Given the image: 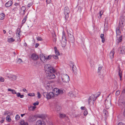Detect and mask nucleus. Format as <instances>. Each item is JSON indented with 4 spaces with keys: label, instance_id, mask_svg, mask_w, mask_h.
Returning a JSON list of instances; mask_svg holds the SVG:
<instances>
[{
    "label": "nucleus",
    "instance_id": "nucleus-1",
    "mask_svg": "<svg viewBox=\"0 0 125 125\" xmlns=\"http://www.w3.org/2000/svg\"><path fill=\"white\" fill-rule=\"evenodd\" d=\"M45 69L46 71L48 72L49 73H54L56 71L49 64H46L45 65Z\"/></svg>",
    "mask_w": 125,
    "mask_h": 125
},
{
    "label": "nucleus",
    "instance_id": "nucleus-2",
    "mask_svg": "<svg viewBox=\"0 0 125 125\" xmlns=\"http://www.w3.org/2000/svg\"><path fill=\"white\" fill-rule=\"evenodd\" d=\"M116 33L117 34V38H118L117 40V42L119 43L121 42L122 35H121V31L119 29V27H117L116 29Z\"/></svg>",
    "mask_w": 125,
    "mask_h": 125
},
{
    "label": "nucleus",
    "instance_id": "nucleus-3",
    "mask_svg": "<svg viewBox=\"0 0 125 125\" xmlns=\"http://www.w3.org/2000/svg\"><path fill=\"white\" fill-rule=\"evenodd\" d=\"M43 95L47 99H50L51 98H53L54 96V95L53 93L50 92L49 93L46 92L44 93Z\"/></svg>",
    "mask_w": 125,
    "mask_h": 125
},
{
    "label": "nucleus",
    "instance_id": "nucleus-4",
    "mask_svg": "<svg viewBox=\"0 0 125 125\" xmlns=\"http://www.w3.org/2000/svg\"><path fill=\"white\" fill-rule=\"evenodd\" d=\"M61 40L62 46L63 47H65L66 45L67 40L65 37V33L64 32L62 33V40Z\"/></svg>",
    "mask_w": 125,
    "mask_h": 125
},
{
    "label": "nucleus",
    "instance_id": "nucleus-5",
    "mask_svg": "<svg viewBox=\"0 0 125 125\" xmlns=\"http://www.w3.org/2000/svg\"><path fill=\"white\" fill-rule=\"evenodd\" d=\"M70 12L69 9L68 7H65L64 9V14L65 15V18L66 21H69V14Z\"/></svg>",
    "mask_w": 125,
    "mask_h": 125
},
{
    "label": "nucleus",
    "instance_id": "nucleus-6",
    "mask_svg": "<svg viewBox=\"0 0 125 125\" xmlns=\"http://www.w3.org/2000/svg\"><path fill=\"white\" fill-rule=\"evenodd\" d=\"M125 25V17H121L120 18L119 22V25L117 27H119V29L122 28Z\"/></svg>",
    "mask_w": 125,
    "mask_h": 125
},
{
    "label": "nucleus",
    "instance_id": "nucleus-7",
    "mask_svg": "<svg viewBox=\"0 0 125 125\" xmlns=\"http://www.w3.org/2000/svg\"><path fill=\"white\" fill-rule=\"evenodd\" d=\"M100 94H99L98 96L97 97L95 96L94 95H92L91 96H90L88 99V102L89 104H90V103L91 101H92V103L93 104L94 103V101L96 100L97 97L99 96Z\"/></svg>",
    "mask_w": 125,
    "mask_h": 125
},
{
    "label": "nucleus",
    "instance_id": "nucleus-8",
    "mask_svg": "<svg viewBox=\"0 0 125 125\" xmlns=\"http://www.w3.org/2000/svg\"><path fill=\"white\" fill-rule=\"evenodd\" d=\"M62 81L64 82H68L70 80L69 77L67 74H63L62 76Z\"/></svg>",
    "mask_w": 125,
    "mask_h": 125
},
{
    "label": "nucleus",
    "instance_id": "nucleus-9",
    "mask_svg": "<svg viewBox=\"0 0 125 125\" xmlns=\"http://www.w3.org/2000/svg\"><path fill=\"white\" fill-rule=\"evenodd\" d=\"M67 31L68 33L69 41L70 42L72 43L73 42L74 40L73 36L72 35V32H71V33H70L68 29L67 30Z\"/></svg>",
    "mask_w": 125,
    "mask_h": 125
},
{
    "label": "nucleus",
    "instance_id": "nucleus-10",
    "mask_svg": "<svg viewBox=\"0 0 125 125\" xmlns=\"http://www.w3.org/2000/svg\"><path fill=\"white\" fill-rule=\"evenodd\" d=\"M53 91L54 94H55L56 95H58L59 94H62L63 93L62 90L56 88H54Z\"/></svg>",
    "mask_w": 125,
    "mask_h": 125
},
{
    "label": "nucleus",
    "instance_id": "nucleus-11",
    "mask_svg": "<svg viewBox=\"0 0 125 125\" xmlns=\"http://www.w3.org/2000/svg\"><path fill=\"white\" fill-rule=\"evenodd\" d=\"M54 73H47L46 75L47 78L49 79H52L54 78L55 76Z\"/></svg>",
    "mask_w": 125,
    "mask_h": 125
},
{
    "label": "nucleus",
    "instance_id": "nucleus-12",
    "mask_svg": "<svg viewBox=\"0 0 125 125\" xmlns=\"http://www.w3.org/2000/svg\"><path fill=\"white\" fill-rule=\"evenodd\" d=\"M37 119L35 115H31L28 118V120L30 122H33Z\"/></svg>",
    "mask_w": 125,
    "mask_h": 125
},
{
    "label": "nucleus",
    "instance_id": "nucleus-13",
    "mask_svg": "<svg viewBox=\"0 0 125 125\" xmlns=\"http://www.w3.org/2000/svg\"><path fill=\"white\" fill-rule=\"evenodd\" d=\"M71 68H72V70L75 74H76L77 72V68L75 66H74L73 64H72L70 65Z\"/></svg>",
    "mask_w": 125,
    "mask_h": 125
},
{
    "label": "nucleus",
    "instance_id": "nucleus-14",
    "mask_svg": "<svg viewBox=\"0 0 125 125\" xmlns=\"http://www.w3.org/2000/svg\"><path fill=\"white\" fill-rule=\"evenodd\" d=\"M105 104L106 107L110 106L111 105V103L110 100L106 99L105 102Z\"/></svg>",
    "mask_w": 125,
    "mask_h": 125
},
{
    "label": "nucleus",
    "instance_id": "nucleus-15",
    "mask_svg": "<svg viewBox=\"0 0 125 125\" xmlns=\"http://www.w3.org/2000/svg\"><path fill=\"white\" fill-rule=\"evenodd\" d=\"M31 57L32 59L34 60H37L39 58L38 56L34 53L32 54L31 55Z\"/></svg>",
    "mask_w": 125,
    "mask_h": 125
},
{
    "label": "nucleus",
    "instance_id": "nucleus-16",
    "mask_svg": "<svg viewBox=\"0 0 125 125\" xmlns=\"http://www.w3.org/2000/svg\"><path fill=\"white\" fill-rule=\"evenodd\" d=\"M36 125H45V123L43 121H41L40 120L37 121Z\"/></svg>",
    "mask_w": 125,
    "mask_h": 125
},
{
    "label": "nucleus",
    "instance_id": "nucleus-17",
    "mask_svg": "<svg viewBox=\"0 0 125 125\" xmlns=\"http://www.w3.org/2000/svg\"><path fill=\"white\" fill-rule=\"evenodd\" d=\"M40 58L41 61L43 62H45L46 60V57L42 54H40Z\"/></svg>",
    "mask_w": 125,
    "mask_h": 125
},
{
    "label": "nucleus",
    "instance_id": "nucleus-18",
    "mask_svg": "<svg viewBox=\"0 0 125 125\" xmlns=\"http://www.w3.org/2000/svg\"><path fill=\"white\" fill-rule=\"evenodd\" d=\"M119 50L120 51L121 54H123L125 53V46H122L119 48Z\"/></svg>",
    "mask_w": 125,
    "mask_h": 125
},
{
    "label": "nucleus",
    "instance_id": "nucleus-19",
    "mask_svg": "<svg viewBox=\"0 0 125 125\" xmlns=\"http://www.w3.org/2000/svg\"><path fill=\"white\" fill-rule=\"evenodd\" d=\"M103 114L104 115L105 118H106L108 116V112L105 109H104L103 110Z\"/></svg>",
    "mask_w": 125,
    "mask_h": 125
},
{
    "label": "nucleus",
    "instance_id": "nucleus-20",
    "mask_svg": "<svg viewBox=\"0 0 125 125\" xmlns=\"http://www.w3.org/2000/svg\"><path fill=\"white\" fill-rule=\"evenodd\" d=\"M12 4V2L11 1H9L7 2L5 4L6 7H9L11 6Z\"/></svg>",
    "mask_w": 125,
    "mask_h": 125
},
{
    "label": "nucleus",
    "instance_id": "nucleus-21",
    "mask_svg": "<svg viewBox=\"0 0 125 125\" xmlns=\"http://www.w3.org/2000/svg\"><path fill=\"white\" fill-rule=\"evenodd\" d=\"M115 53L114 50V49H113L112 50L110 54V57L112 59L114 57V55Z\"/></svg>",
    "mask_w": 125,
    "mask_h": 125
},
{
    "label": "nucleus",
    "instance_id": "nucleus-22",
    "mask_svg": "<svg viewBox=\"0 0 125 125\" xmlns=\"http://www.w3.org/2000/svg\"><path fill=\"white\" fill-rule=\"evenodd\" d=\"M8 77L10 79L12 80H14L16 79L17 77L15 75H13L10 77L8 76Z\"/></svg>",
    "mask_w": 125,
    "mask_h": 125
},
{
    "label": "nucleus",
    "instance_id": "nucleus-23",
    "mask_svg": "<svg viewBox=\"0 0 125 125\" xmlns=\"http://www.w3.org/2000/svg\"><path fill=\"white\" fill-rule=\"evenodd\" d=\"M26 9V8L24 6H22L21 9V12H23L22 15H24L25 14V11Z\"/></svg>",
    "mask_w": 125,
    "mask_h": 125
},
{
    "label": "nucleus",
    "instance_id": "nucleus-24",
    "mask_svg": "<svg viewBox=\"0 0 125 125\" xmlns=\"http://www.w3.org/2000/svg\"><path fill=\"white\" fill-rule=\"evenodd\" d=\"M54 49L56 55L58 56L59 55H60V53L58 50H57V48L56 47H54Z\"/></svg>",
    "mask_w": 125,
    "mask_h": 125
},
{
    "label": "nucleus",
    "instance_id": "nucleus-25",
    "mask_svg": "<svg viewBox=\"0 0 125 125\" xmlns=\"http://www.w3.org/2000/svg\"><path fill=\"white\" fill-rule=\"evenodd\" d=\"M55 110L57 111H60L61 110V107L59 105H57L55 108Z\"/></svg>",
    "mask_w": 125,
    "mask_h": 125
},
{
    "label": "nucleus",
    "instance_id": "nucleus-26",
    "mask_svg": "<svg viewBox=\"0 0 125 125\" xmlns=\"http://www.w3.org/2000/svg\"><path fill=\"white\" fill-rule=\"evenodd\" d=\"M21 32V29L19 28H18L17 30L16 34H18V36L19 37H20V32Z\"/></svg>",
    "mask_w": 125,
    "mask_h": 125
},
{
    "label": "nucleus",
    "instance_id": "nucleus-27",
    "mask_svg": "<svg viewBox=\"0 0 125 125\" xmlns=\"http://www.w3.org/2000/svg\"><path fill=\"white\" fill-rule=\"evenodd\" d=\"M100 37L102 39V42L103 43L104 42L105 40L104 38V35L103 34H101Z\"/></svg>",
    "mask_w": 125,
    "mask_h": 125
},
{
    "label": "nucleus",
    "instance_id": "nucleus-28",
    "mask_svg": "<svg viewBox=\"0 0 125 125\" xmlns=\"http://www.w3.org/2000/svg\"><path fill=\"white\" fill-rule=\"evenodd\" d=\"M21 125H28V123L27 122H25L24 121H21L20 122Z\"/></svg>",
    "mask_w": 125,
    "mask_h": 125
},
{
    "label": "nucleus",
    "instance_id": "nucleus-29",
    "mask_svg": "<svg viewBox=\"0 0 125 125\" xmlns=\"http://www.w3.org/2000/svg\"><path fill=\"white\" fill-rule=\"evenodd\" d=\"M122 72L120 70V69H119V71L118 72V75L120 77V80L121 81L122 80Z\"/></svg>",
    "mask_w": 125,
    "mask_h": 125
},
{
    "label": "nucleus",
    "instance_id": "nucleus-30",
    "mask_svg": "<svg viewBox=\"0 0 125 125\" xmlns=\"http://www.w3.org/2000/svg\"><path fill=\"white\" fill-rule=\"evenodd\" d=\"M5 14L3 13H1L0 14V19L2 20L4 18Z\"/></svg>",
    "mask_w": 125,
    "mask_h": 125
},
{
    "label": "nucleus",
    "instance_id": "nucleus-31",
    "mask_svg": "<svg viewBox=\"0 0 125 125\" xmlns=\"http://www.w3.org/2000/svg\"><path fill=\"white\" fill-rule=\"evenodd\" d=\"M27 16H25V17L23 19L22 21V24H24L25 21H26L27 18Z\"/></svg>",
    "mask_w": 125,
    "mask_h": 125
},
{
    "label": "nucleus",
    "instance_id": "nucleus-32",
    "mask_svg": "<svg viewBox=\"0 0 125 125\" xmlns=\"http://www.w3.org/2000/svg\"><path fill=\"white\" fill-rule=\"evenodd\" d=\"M36 107L34 106H31L29 107V110L30 111H33L34 110L35 108Z\"/></svg>",
    "mask_w": 125,
    "mask_h": 125
},
{
    "label": "nucleus",
    "instance_id": "nucleus-33",
    "mask_svg": "<svg viewBox=\"0 0 125 125\" xmlns=\"http://www.w3.org/2000/svg\"><path fill=\"white\" fill-rule=\"evenodd\" d=\"M15 41L14 39L12 38L9 39L8 40V42L10 43H11L12 42H14Z\"/></svg>",
    "mask_w": 125,
    "mask_h": 125
},
{
    "label": "nucleus",
    "instance_id": "nucleus-34",
    "mask_svg": "<svg viewBox=\"0 0 125 125\" xmlns=\"http://www.w3.org/2000/svg\"><path fill=\"white\" fill-rule=\"evenodd\" d=\"M60 117L61 118H63L64 117H66V115L64 114H60Z\"/></svg>",
    "mask_w": 125,
    "mask_h": 125
},
{
    "label": "nucleus",
    "instance_id": "nucleus-35",
    "mask_svg": "<svg viewBox=\"0 0 125 125\" xmlns=\"http://www.w3.org/2000/svg\"><path fill=\"white\" fill-rule=\"evenodd\" d=\"M68 95L71 97H75V95L73 94V93L72 92H70L69 93Z\"/></svg>",
    "mask_w": 125,
    "mask_h": 125
},
{
    "label": "nucleus",
    "instance_id": "nucleus-36",
    "mask_svg": "<svg viewBox=\"0 0 125 125\" xmlns=\"http://www.w3.org/2000/svg\"><path fill=\"white\" fill-rule=\"evenodd\" d=\"M6 120L8 122H10L11 121V119L10 118V116L8 115L6 117Z\"/></svg>",
    "mask_w": 125,
    "mask_h": 125
},
{
    "label": "nucleus",
    "instance_id": "nucleus-37",
    "mask_svg": "<svg viewBox=\"0 0 125 125\" xmlns=\"http://www.w3.org/2000/svg\"><path fill=\"white\" fill-rule=\"evenodd\" d=\"M35 116L36 117V118L37 117L42 118L43 117V116L42 115H35Z\"/></svg>",
    "mask_w": 125,
    "mask_h": 125
},
{
    "label": "nucleus",
    "instance_id": "nucleus-38",
    "mask_svg": "<svg viewBox=\"0 0 125 125\" xmlns=\"http://www.w3.org/2000/svg\"><path fill=\"white\" fill-rule=\"evenodd\" d=\"M52 57V56L50 55L48 56L47 57H46V60H48L51 59Z\"/></svg>",
    "mask_w": 125,
    "mask_h": 125
},
{
    "label": "nucleus",
    "instance_id": "nucleus-39",
    "mask_svg": "<svg viewBox=\"0 0 125 125\" xmlns=\"http://www.w3.org/2000/svg\"><path fill=\"white\" fill-rule=\"evenodd\" d=\"M20 118V116L18 115H17L15 117V119L17 121Z\"/></svg>",
    "mask_w": 125,
    "mask_h": 125
},
{
    "label": "nucleus",
    "instance_id": "nucleus-40",
    "mask_svg": "<svg viewBox=\"0 0 125 125\" xmlns=\"http://www.w3.org/2000/svg\"><path fill=\"white\" fill-rule=\"evenodd\" d=\"M12 11H15L17 10V7H14L12 9Z\"/></svg>",
    "mask_w": 125,
    "mask_h": 125
},
{
    "label": "nucleus",
    "instance_id": "nucleus-41",
    "mask_svg": "<svg viewBox=\"0 0 125 125\" xmlns=\"http://www.w3.org/2000/svg\"><path fill=\"white\" fill-rule=\"evenodd\" d=\"M37 40L38 41H42L43 39L41 37H36Z\"/></svg>",
    "mask_w": 125,
    "mask_h": 125
},
{
    "label": "nucleus",
    "instance_id": "nucleus-42",
    "mask_svg": "<svg viewBox=\"0 0 125 125\" xmlns=\"http://www.w3.org/2000/svg\"><path fill=\"white\" fill-rule=\"evenodd\" d=\"M37 97L39 99L41 97V95L39 92L37 93Z\"/></svg>",
    "mask_w": 125,
    "mask_h": 125
},
{
    "label": "nucleus",
    "instance_id": "nucleus-43",
    "mask_svg": "<svg viewBox=\"0 0 125 125\" xmlns=\"http://www.w3.org/2000/svg\"><path fill=\"white\" fill-rule=\"evenodd\" d=\"M88 112L86 110H85L83 112V115H84L86 116L88 114Z\"/></svg>",
    "mask_w": 125,
    "mask_h": 125
},
{
    "label": "nucleus",
    "instance_id": "nucleus-44",
    "mask_svg": "<svg viewBox=\"0 0 125 125\" xmlns=\"http://www.w3.org/2000/svg\"><path fill=\"white\" fill-rule=\"evenodd\" d=\"M28 95L30 96H34L35 95V94L34 93H29Z\"/></svg>",
    "mask_w": 125,
    "mask_h": 125
},
{
    "label": "nucleus",
    "instance_id": "nucleus-45",
    "mask_svg": "<svg viewBox=\"0 0 125 125\" xmlns=\"http://www.w3.org/2000/svg\"><path fill=\"white\" fill-rule=\"evenodd\" d=\"M102 66H101V65H99V67H98V72H100L101 70L102 69Z\"/></svg>",
    "mask_w": 125,
    "mask_h": 125
},
{
    "label": "nucleus",
    "instance_id": "nucleus-46",
    "mask_svg": "<svg viewBox=\"0 0 125 125\" xmlns=\"http://www.w3.org/2000/svg\"><path fill=\"white\" fill-rule=\"evenodd\" d=\"M4 79L2 77H0V81L1 82H4Z\"/></svg>",
    "mask_w": 125,
    "mask_h": 125
},
{
    "label": "nucleus",
    "instance_id": "nucleus-47",
    "mask_svg": "<svg viewBox=\"0 0 125 125\" xmlns=\"http://www.w3.org/2000/svg\"><path fill=\"white\" fill-rule=\"evenodd\" d=\"M120 93V91H117L116 92V93H115L116 95L117 96Z\"/></svg>",
    "mask_w": 125,
    "mask_h": 125
},
{
    "label": "nucleus",
    "instance_id": "nucleus-48",
    "mask_svg": "<svg viewBox=\"0 0 125 125\" xmlns=\"http://www.w3.org/2000/svg\"><path fill=\"white\" fill-rule=\"evenodd\" d=\"M58 56L56 55H53V58L55 59H57L58 58Z\"/></svg>",
    "mask_w": 125,
    "mask_h": 125
},
{
    "label": "nucleus",
    "instance_id": "nucleus-49",
    "mask_svg": "<svg viewBox=\"0 0 125 125\" xmlns=\"http://www.w3.org/2000/svg\"><path fill=\"white\" fill-rule=\"evenodd\" d=\"M53 38L56 37V35L54 32L52 33Z\"/></svg>",
    "mask_w": 125,
    "mask_h": 125
},
{
    "label": "nucleus",
    "instance_id": "nucleus-50",
    "mask_svg": "<svg viewBox=\"0 0 125 125\" xmlns=\"http://www.w3.org/2000/svg\"><path fill=\"white\" fill-rule=\"evenodd\" d=\"M22 62V60L21 59H19L18 61V62L19 63H20Z\"/></svg>",
    "mask_w": 125,
    "mask_h": 125
},
{
    "label": "nucleus",
    "instance_id": "nucleus-51",
    "mask_svg": "<svg viewBox=\"0 0 125 125\" xmlns=\"http://www.w3.org/2000/svg\"><path fill=\"white\" fill-rule=\"evenodd\" d=\"M32 3H31L28 4L27 6V7H31L32 5Z\"/></svg>",
    "mask_w": 125,
    "mask_h": 125
},
{
    "label": "nucleus",
    "instance_id": "nucleus-52",
    "mask_svg": "<svg viewBox=\"0 0 125 125\" xmlns=\"http://www.w3.org/2000/svg\"><path fill=\"white\" fill-rule=\"evenodd\" d=\"M12 93L13 94H16L17 93L14 90H13L12 91Z\"/></svg>",
    "mask_w": 125,
    "mask_h": 125
},
{
    "label": "nucleus",
    "instance_id": "nucleus-53",
    "mask_svg": "<svg viewBox=\"0 0 125 125\" xmlns=\"http://www.w3.org/2000/svg\"><path fill=\"white\" fill-rule=\"evenodd\" d=\"M103 12L102 11H100V12H99L100 18H101V16L103 14Z\"/></svg>",
    "mask_w": 125,
    "mask_h": 125
},
{
    "label": "nucleus",
    "instance_id": "nucleus-54",
    "mask_svg": "<svg viewBox=\"0 0 125 125\" xmlns=\"http://www.w3.org/2000/svg\"><path fill=\"white\" fill-rule=\"evenodd\" d=\"M53 42H55L57 40V39L56 38V37H55L53 38Z\"/></svg>",
    "mask_w": 125,
    "mask_h": 125
},
{
    "label": "nucleus",
    "instance_id": "nucleus-55",
    "mask_svg": "<svg viewBox=\"0 0 125 125\" xmlns=\"http://www.w3.org/2000/svg\"><path fill=\"white\" fill-rule=\"evenodd\" d=\"M39 103L38 102H37L35 103H34L33 104V105L34 106H36V105H37L39 104Z\"/></svg>",
    "mask_w": 125,
    "mask_h": 125
},
{
    "label": "nucleus",
    "instance_id": "nucleus-56",
    "mask_svg": "<svg viewBox=\"0 0 125 125\" xmlns=\"http://www.w3.org/2000/svg\"><path fill=\"white\" fill-rule=\"evenodd\" d=\"M16 94L17 96L18 97H19L20 96L21 94L20 93H16Z\"/></svg>",
    "mask_w": 125,
    "mask_h": 125
},
{
    "label": "nucleus",
    "instance_id": "nucleus-57",
    "mask_svg": "<svg viewBox=\"0 0 125 125\" xmlns=\"http://www.w3.org/2000/svg\"><path fill=\"white\" fill-rule=\"evenodd\" d=\"M46 2L47 4H49L51 2V0H46Z\"/></svg>",
    "mask_w": 125,
    "mask_h": 125
},
{
    "label": "nucleus",
    "instance_id": "nucleus-58",
    "mask_svg": "<svg viewBox=\"0 0 125 125\" xmlns=\"http://www.w3.org/2000/svg\"><path fill=\"white\" fill-rule=\"evenodd\" d=\"M9 113L8 111H6L4 113V115H6L8 114Z\"/></svg>",
    "mask_w": 125,
    "mask_h": 125
},
{
    "label": "nucleus",
    "instance_id": "nucleus-59",
    "mask_svg": "<svg viewBox=\"0 0 125 125\" xmlns=\"http://www.w3.org/2000/svg\"><path fill=\"white\" fill-rule=\"evenodd\" d=\"M39 43H37L35 45V48H37L38 46H39Z\"/></svg>",
    "mask_w": 125,
    "mask_h": 125
},
{
    "label": "nucleus",
    "instance_id": "nucleus-60",
    "mask_svg": "<svg viewBox=\"0 0 125 125\" xmlns=\"http://www.w3.org/2000/svg\"><path fill=\"white\" fill-rule=\"evenodd\" d=\"M24 96L23 95H20V96L19 97L21 98H23Z\"/></svg>",
    "mask_w": 125,
    "mask_h": 125
},
{
    "label": "nucleus",
    "instance_id": "nucleus-61",
    "mask_svg": "<svg viewBox=\"0 0 125 125\" xmlns=\"http://www.w3.org/2000/svg\"><path fill=\"white\" fill-rule=\"evenodd\" d=\"M15 7H17V6L19 5V4L17 3H16L14 4Z\"/></svg>",
    "mask_w": 125,
    "mask_h": 125
},
{
    "label": "nucleus",
    "instance_id": "nucleus-62",
    "mask_svg": "<svg viewBox=\"0 0 125 125\" xmlns=\"http://www.w3.org/2000/svg\"><path fill=\"white\" fill-rule=\"evenodd\" d=\"M90 63L92 66H93V62L92 61H90Z\"/></svg>",
    "mask_w": 125,
    "mask_h": 125
},
{
    "label": "nucleus",
    "instance_id": "nucleus-63",
    "mask_svg": "<svg viewBox=\"0 0 125 125\" xmlns=\"http://www.w3.org/2000/svg\"><path fill=\"white\" fill-rule=\"evenodd\" d=\"M68 30L69 31V32L70 33H71V32H72V30L71 29H70L69 30Z\"/></svg>",
    "mask_w": 125,
    "mask_h": 125
},
{
    "label": "nucleus",
    "instance_id": "nucleus-64",
    "mask_svg": "<svg viewBox=\"0 0 125 125\" xmlns=\"http://www.w3.org/2000/svg\"><path fill=\"white\" fill-rule=\"evenodd\" d=\"M123 115L124 116H125V108L123 113Z\"/></svg>",
    "mask_w": 125,
    "mask_h": 125
}]
</instances>
